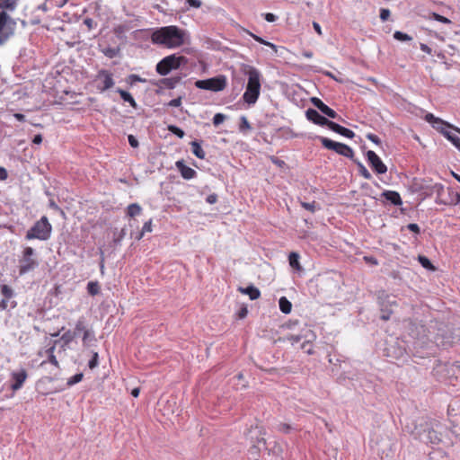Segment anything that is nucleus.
Returning <instances> with one entry per match:
<instances>
[{"instance_id": "f257e3e1", "label": "nucleus", "mask_w": 460, "mask_h": 460, "mask_svg": "<svg viewBox=\"0 0 460 460\" xmlns=\"http://www.w3.org/2000/svg\"><path fill=\"white\" fill-rule=\"evenodd\" d=\"M151 40L154 44L175 49L184 44L185 32L174 25L164 26L153 31Z\"/></svg>"}, {"instance_id": "f03ea898", "label": "nucleus", "mask_w": 460, "mask_h": 460, "mask_svg": "<svg viewBox=\"0 0 460 460\" xmlns=\"http://www.w3.org/2000/svg\"><path fill=\"white\" fill-rule=\"evenodd\" d=\"M248 82L245 92L243 94V100L248 105H253L258 101L261 94V73L254 67H250L246 71Z\"/></svg>"}, {"instance_id": "7ed1b4c3", "label": "nucleus", "mask_w": 460, "mask_h": 460, "mask_svg": "<svg viewBox=\"0 0 460 460\" xmlns=\"http://www.w3.org/2000/svg\"><path fill=\"white\" fill-rule=\"evenodd\" d=\"M51 231L52 226L48 217L44 216L28 230L25 238L27 240L39 239L45 241L49 238Z\"/></svg>"}, {"instance_id": "20e7f679", "label": "nucleus", "mask_w": 460, "mask_h": 460, "mask_svg": "<svg viewBox=\"0 0 460 460\" xmlns=\"http://www.w3.org/2000/svg\"><path fill=\"white\" fill-rule=\"evenodd\" d=\"M195 86L201 90L222 92L227 86V77L225 75H218L208 79L198 80L195 82Z\"/></svg>"}, {"instance_id": "39448f33", "label": "nucleus", "mask_w": 460, "mask_h": 460, "mask_svg": "<svg viewBox=\"0 0 460 460\" xmlns=\"http://www.w3.org/2000/svg\"><path fill=\"white\" fill-rule=\"evenodd\" d=\"M185 62L186 58L183 56L169 55L158 62L156 72L161 75H166L172 70L178 69Z\"/></svg>"}, {"instance_id": "423d86ee", "label": "nucleus", "mask_w": 460, "mask_h": 460, "mask_svg": "<svg viewBox=\"0 0 460 460\" xmlns=\"http://www.w3.org/2000/svg\"><path fill=\"white\" fill-rule=\"evenodd\" d=\"M319 140L323 147L328 150H332L342 156L352 158L354 155L353 149L348 145L335 142L324 137H320Z\"/></svg>"}, {"instance_id": "0eeeda50", "label": "nucleus", "mask_w": 460, "mask_h": 460, "mask_svg": "<svg viewBox=\"0 0 460 460\" xmlns=\"http://www.w3.org/2000/svg\"><path fill=\"white\" fill-rule=\"evenodd\" d=\"M34 250L31 247L24 248L22 257L20 260L19 272L20 274L27 273L34 270L38 266V261L32 258Z\"/></svg>"}, {"instance_id": "6e6552de", "label": "nucleus", "mask_w": 460, "mask_h": 460, "mask_svg": "<svg viewBox=\"0 0 460 460\" xmlns=\"http://www.w3.org/2000/svg\"><path fill=\"white\" fill-rule=\"evenodd\" d=\"M366 157L369 166L376 174H384L387 172V166L374 151H367Z\"/></svg>"}, {"instance_id": "1a4fd4ad", "label": "nucleus", "mask_w": 460, "mask_h": 460, "mask_svg": "<svg viewBox=\"0 0 460 460\" xmlns=\"http://www.w3.org/2000/svg\"><path fill=\"white\" fill-rule=\"evenodd\" d=\"M96 81L99 82L97 84V89L100 92L107 91L114 85L112 74L105 69H102L98 72L96 75Z\"/></svg>"}, {"instance_id": "9d476101", "label": "nucleus", "mask_w": 460, "mask_h": 460, "mask_svg": "<svg viewBox=\"0 0 460 460\" xmlns=\"http://www.w3.org/2000/svg\"><path fill=\"white\" fill-rule=\"evenodd\" d=\"M28 374L25 369H22L18 372H13L11 374V378L13 382L11 385V389L13 392L20 390L22 387L23 384L25 383Z\"/></svg>"}, {"instance_id": "9b49d317", "label": "nucleus", "mask_w": 460, "mask_h": 460, "mask_svg": "<svg viewBox=\"0 0 460 460\" xmlns=\"http://www.w3.org/2000/svg\"><path fill=\"white\" fill-rule=\"evenodd\" d=\"M306 118L310 121L314 122V124L320 125V126H326L330 128L331 123H332V120H329L325 117L322 116L317 111L314 109H308L306 111Z\"/></svg>"}, {"instance_id": "f8f14e48", "label": "nucleus", "mask_w": 460, "mask_h": 460, "mask_svg": "<svg viewBox=\"0 0 460 460\" xmlns=\"http://www.w3.org/2000/svg\"><path fill=\"white\" fill-rule=\"evenodd\" d=\"M175 165H176L177 169L179 170V172H181V177L185 180L193 179L197 175L196 171L194 169L185 165V164L182 160L177 161Z\"/></svg>"}, {"instance_id": "ddd939ff", "label": "nucleus", "mask_w": 460, "mask_h": 460, "mask_svg": "<svg viewBox=\"0 0 460 460\" xmlns=\"http://www.w3.org/2000/svg\"><path fill=\"white\" fill-rule=\"evenodd\" d=\"M312 102L316 108H318L326 116H328L332 119H335L338 117L337 112L334 110L331 109L329 106H327L325 103H323L320 99L313 98Z\"/></svg>"}, {"instance_id": "4468645a", "label": "nucleus", "mask_w": 460, "mask_h": 460, "mask_svg": "<svg viewBox=\"0 0 460 460\" xmlns=\"http://www.w3.org/2000/svg\"><path fill=\"white\" fill-rule=\"evenodd\" d=\"M331 130H332L335 133H338L343 137H346L348 138H353L355 137V133L347 128H344L341 126L340 124L333 122L331 123V126L329 128Z\"/></svg>"}, {"instance_id": "2eb2a0df", "label": "nucleus", "mask_w": 460, "mask_h": 460, "mask_svg": "<svg viewBox=\"0 0 460 460\" xmlns=\"http://www.w3.org/2000/svg\"><path fill=\"white\" fill-rule=\"evenodd\" d=\"M382 196L385 198L386 200L390 201L392 204L395 206H400L402 203L400 194L394 190H385L382 193Z\"/></svg>"}, {"instance_id": "dca6fc26", "label": "nucleus", "mask_w": 460, "mask_h": 460, "mask_svg": "<svg viewBox=\"0 0 460 460\" xmlns=\"http://www.w3.org/2000/svg\"><path fill=\"white\" fill-rule=\"evenodd\" d=\"M289 265L297 271L302 270V266L299 262V254L292 252L288 256Z\"/></svg>"}, {"instance_id": "f3484780", "label": "nucleus", "mask_w": 460, "mask_h": 460, "mask_svg": "<svg viewBox=\"0 0 460 460\" xmlns=\"http://www.w3.org/2000/svg\"><path fill=\"white\" fill-rule=\"evenodd\" d=\"M241 292L248 295L250 299L252 300L258 299L261 296L260 290L253 286H249L245 288H241Z\"/></svg>"}, {"instance_id": "a211bd4d", "label": "nucleus", "mask_w": 460, "mask_h": 460, "mask_svg": "<svg viewBox=\"0 0 460 460\" xmlns=\"http://www.w3.org/2000/svg\"><path fill=\"white\" fill-rule=\"evenodd\" d=\"M279 305L280 311L286 314H289L292 310V304L286 296H281L279 298Z\"/></svg>"}, {"instance_id": "6ab92c4d", "label": "nucleus", "mask_w": 460, "mask_h": 460, "mask_svg": "<svg viewBox=\"0 0 460 460\" xmlns=\"http://www.w3.org/2000/svg\"><path fill=\"white\" fill-rule=\"evenodd\" d=\"M117 93H119L124 102L129 103L131 107L137 108V102L129 93L119 88L117 89Z\"/></svg>"}, {"instance_id": "aec40b11", "label": "nucleus", "mask_w": 460, "mask_h": 460, "mask_svg": "<svg viewBox=\"0 0 460 460\" xmlns=\"http://www.w3.org/2000/svg\"><path fill=\"white\" fill-rule=\"evenodd\" d=\"M192 153L199 159H204L206 156L205 151L202 149L200 144L198 141H192L190 143Z\"/></svg>"}, {"instance_id": "412c9836", "label": "nucleus", "mask_w": 460, "mask_h": 460, "mask_svg": "<svg viewBox=\"0 0 460 460\" xmlns=\"http://www.w3.org/2000/svg\"><path fill=\"white\" fill-rule=\"evenodd\" d=\"M441 132L460 151V137L450 131L441 129Z\"/></svg>"}, {"instance_id": "4be33fe9", "label": "nucleus", "mask_w": 460, "mask_h": 460, "mask_svg": "<svg viewBox=\"0 0 460 460\" xmlns=\"http://www.w3.org/2000/svg\"><path fill=\"white\" fill-rule=\"evenodd\" d=\"M142 212V208L137 203H132L127 208V216L129 217H134L136 216L140 215Z\"/></svg>"}, {"instance_id": "5701e85b", "label": "nucleus", "mask_w": 460, "mask_h": 460, "mask_svg": "<svg viewBox=\"0 0 460 460\" xmlns=\"http://www.w3.org/2000/svg\"><path fill=\"white\" fill-rule=\"evenodd\" d=\"M425 120L431 123L433 127L437 128H439L438 125H446L447 127H449L448 124H446L442 119L436 118L432 113H427L425 115Z\"/></svg>"}, {"instance_id": "b1692460", "label": "nucleus", "mask_w": 460, "mask_h": 460, "mask_svg": "<svg viewBox=\"0 0 460 460\" xmlns=\"http://www.w3.org/2000/svg\"><path fill=\"white\" fill-rule=\"evenodd\" d=\"M83 345L84 347H88L91 345V343L94 342L96 341L94 332L91 330H85V332L83 334Z\"/></svg>"}, {"instance_id": "393cba45", "label": "nucleus", "mask_w": 460, "mask_h": 460, "mask_svg": "<svg viewBox=\"0 0 460 460\" xmlns=\"http://www.w3.org/2000/svg\"><path fill=\"white\" fill-rule=\"evenodd\" d=\"M76 337V332H72L71 330H67L61 336V341L65 345H68Z\"/></svg>"}, {"instance_id": "a878e982", "label": "nucleus", "mask_w": 460, "mask_h": 460, "mask_svg": "<svg viewBox=\"0 0 460 460\" xmlns=\"http://www.w3.org/2000/svg\"><path fill=\"white\" fill-rule=\"evenodd\" d=\"M150 232H152V219H149L148 221H146L144 224L142 230L136 236V239L139 241L143 238V236L146 233H150Z\"/></svg>"}, {"instance_id": "bb28decb", "label": "nucleus", "mask_w": 460, "mask_h": 460, "mask_svg": "<svg viewBox=\"0 0 460 460\" xmlns=\"http://www.w3.org/2000/svg\"><path fill=\"white\" fill-rule=\"evenodd\" d=\"M418 261H419V262L421 264V266L423 268H425L427 270H436L434 265L431 263V261L426 256L420 255L418 257Z\"/></svg>"}, {"instance_id": "cd10ccee", "label": "nucleus", "mask_w": 460, "mask_h": 460, "mask_svg": "<svg viewBox=\"0 0 460 460\" xmlns=\"http://www.w3.org/2000/svg\"><path fill=\"white\" fill-rule=\"evenodd\" d=\"M181 78L178 76L164 78L163 84L169 89H173L180 82Z\"/></svg>"}, {"instance_id": "c85d7f7f", "label": "nucleus", "mask_w": 460, "mask_h": 460, "mask_svg": "<svg viewBox=\"0 0 460 460\" xmlns=\"http://www.w3.org/2000/svg\"><path fill=\"white\" fill-rule=\"evenodd\" d=\"M85 330H89L87 326L85 325L84 320L83 318L79 319L75 327V331L76 332V336L80 333H83L85 332Z\"/></svg>"}, {"instance_id": "c756f323", "label": "nucleus", "mask_w": 460, "mask_h": 460, "mask_svg": "<svg viewBox=\"0 0 460 460\" xmlns=\"http://www.w3.org/2000/svg\"><path fill=\"white\" fill-rule=\"evenodd\" d=\"M252 128L250 122L245 116H242L240 119L239 129L241 132H246Z\"/></svg>"}, {"instance_id": "7c9ffc66", "label": "nucleus", "mask_w": 460, "mask_h": 460, "mask_svg": "<svg viewBox=\"0 0 460 460\" xmlns=\"http://www.w3.org/2000/svg\"><path fill=\"white\" fill-rule=\"evenodd\" d=\"M358 172L359 174L366 180L372 179L371 173L368 172V170L364 166V164L360 162L358 163Z\"/></svg>"}, {"instance_id": "2f4dec72", "label": "nucleus", "mask_w": 460, "mask_h": 460, "mask_svg": "<svg viewBox=\"0 0 460 460\" xmlns=\"http://www.w3.org/2000/svg\"><path fill=\"white\" fill-rule=\"evenodd\" d=\"M87 291L90 295L95 296L100 292V286L97 282H89L87 284Z\"/></svg>"}, {"instance_id": "473e14b6", "label": "nucleus", "mask_w": 460, "mask_h": 460, "mask_svg": "<svg viewBox=\"0 0 460 460\" xmlns=\"http://www.w3.org/2000/svg\"><path fill=\"white\" fill-rule=\"evenodd\" d=\"M16 3L14 0H3L0 2V8L4 10H13Z\"/></svg>"}, {"instance_id": "72a5a7b5", "label": "nucleus", "mask_w": 460, "mask_h": 460, "mask_svg": "<svg viewBox=\"0 0 460 460\" xmlns=\"http://www.w3.org/2000/svg\"><path fill=\"white\" fill-rule=\"evenodd\" d=\"M301 206L305 209H306V210H308V211H310L312 213L315 212V210L319 208V207L317 206V203L315 201H313V202L302 201L301 202Z\"/></svg>"}, {"instance_id": "f704fd0d", "label": "nucleus", "mask_w": 460, "mask_h": 460, "mask_svg": "<svg viewBox=\"0 0 460 460\" xmlns=\"http://www.w3.org/2000/svg\"><path fill=\"white\" fill-rule=\"evenodd\" d=\"M54 350H55V346H52L50 347L48 350H47V353L49 355V361L54 365L55 367H58V361L56 358V356L54 355Z\"/></svg>"}, {"instance_id": "c9c22d12", "label": "nucleus", "mask_w": 460, "mask_h": 460, "mask_svg": "<svg viewBox=\"0 0 460 460\" xmlns=\"http://www.w3.org/2000/svg\"><path fill=\"white\" fill-rule=\"evenodd\" d=\"M167 128L170 132L176 135L180 138H182L185 135L184 131L175 125H169Z\"/></svg>"}, {"instance_id": "e433bc0d", "label": "nucleus", "mask_w": 460, "mask_h": 460, "mask_svg": "<svg viewBox=\"0 0 460 460\" xmlns=\"http://www.w3.org/2000/svg\"><path fill=\"white\" fill-rule=\"evenodd\" d=\"M250 35H251V36H252V38H253L257 42H259V43H261V44H263V45H265V46H269V47H270V48H272V49H275V48H276V46H275L273 43H270V42H269V41H266V40H263L262 38H261V37H259V36H257V35H255V34H253V33H250Z\"/></svg>"}, {"instance_id": "4c0bfd02", "label": "nucleus", "mask_w": 460, "mask_h": 460, "mask_svg": "<svg viewBox=\"0 0 460 460\" xmlns=\"http://www.w3.org/2000/svg\"><path fill=\"white\" fill-rule=\"evenodd\" d=\"M394 38L398 40H401V41L411 40V37H410L408 34L403 33L402 31H395L394 33Z\"/></svg>"}, {"instance_id": "58836bf2", "label": "nucleus", "mask_w": 460, "mask_h": 460, "mask_svg": "<svg viewBox=\"0 0 460 460\" xmlns=\"http://www.w3.org/2000/svg\"><path fill=\"white\" fill-rule=\"evenodd\" d=\"M225 119H226V115H224L223 113H217L213 117V124L215 126H218L221 123H223L225 121Z\"/></svg>"}, {"instance_id": "ea45409f", "label": "nucleus", "mask_w": 460, "mask_h": 460, "mask_svg": "<svg viewBox=\"0 0 460 460\" xmlns=\"http://www.w3.org/2000/svg\"><path fill=\"white\" fill-rule=\"evenodd\" d=\"M432 17L434 18V20H436V21H438L439 22L446 23V24H450L451 23V21L448 18H447V17H445L443 15H440L438 13H432Z\"/></svg>"}, {"instance_id": "a19ab883", "label": "nucleus", "mask_w": 460, "mask_h": 460, "mask_svg": "<svg viewBox=\"0 0 460 460\" xmlns=\"http://www.w3.org/2000/svg\"><path fill=\"white\" fill-rule=\"evenodd\" d=\"M8 20H10L9 15L4 12H0V31L4 27Z\"/></svg>"}, {"instance_id": "79ce46f5", "label": "nucleus", "mask_w": 460, "mask_h": 460, "mask_svg": "<svg viewBox=\"0 0 460 460\" xmlns=\"http://www.w3.org/2000/svg\"><path fill=\"white\" fill-rule=\"evenodd\" d=\"M301 348L309 355L314 353L313 344L309 341L303 342Z\"/></svg>"}, {"instance_id": "37998d69", "label": "nucleus", "mask_w": 460, "mask_h": 460, "mask_svg": "<svg viewBox=\"0 0 460 460\" xmlns=\"http://www.w3.org/2000/svg\"><path fill=\"white\" fill-rule=\"evenodd\" d=\"M98 358H99L98 353L97 352H93V358H91V360L89 361V364H88V366H89V367L91 369H93V368L97 367V365H98Z\"/></svg>"}, {"instance_id": "c03bdc74", "label": "nucleus", "mask_w": 460, "mask_h": 460, "mask_svg": "<svg viewBox=\"0 0 460 460\" xmlns=\"http://www.w3.org/2000/svg\"><path fill=\"white\" fill-rule=\"evenodd\" d=\"M367 138L376 145H378V146L381 145V139L379 138L378 136H376L375 134H372V133L367 134Z\"/></svg>"}, {"instance_id": "a18cd8bd", "label": "nucleus", "mask_w": 460, "mask_h": 460, "mask_svg": "<svg viewBox=\"0 0 460 460\" xmlns=\"http://www.w3.org/2000/svg\"><path fill=\"white\" fill-rule=\"evenodd\" d=\"M83 376H84L82 373L75 374L70 378V380L68 381V385H75L76 383H79L83 379Z\"/></svg>"}, {"instance_id": "49530a36", "label": "nucleus", "mask_w": 460, "mask_h": 460, "mask_svg": "<svg viewBox=\"0 0 460 460\" xmlns=\"http://www.w3.org/2000/svg\"><path fill=\"white\" fill-rule=\"evenodd\" d=\"M291 429V427L289 424L287 423H280L278 426V430L283 433H288Z\"/></svg>"}, {"instance_id": "de8ad7c7", "label": "nucleus", "mask_w": 460, "mask_h": 460, "mask_svg": "<svg viewBox=\"0 0 460 460\" xmlns=\"http://www.w3.org/2000/svg\"><path fill=\"white\" fill-rule=\"evenodd\" d=\"M270 161H271L274 164H276V165H277V166H279V167H281V168H282V167H284V166H285V164H285V162H284L283 160H280V159H279L278 157H276V156H274V155L270 156Z\"/></svg>"}, {"instance_id": "09e8293b", "label": "nucleus", "mask_w": 460, "mask_h": 460, "mask_svg": "<svg viewBox=\"0 0 460 460\" xmlns=\"http://www.w3.org/2000/svg\"><path fill=\"white\" fill-rule=\"evenodd\" d=\"M1 291L4 296H6V297L12 296L13 292H12V289L8 286H6V285L3 286Z\"/></svg>"}, {"instance_id": "8fccbe9b", "label": "nucleus", "mask_w": 460, "mask_h": 460, "mask_svg": "<svg viewBox=\"0 0 460 460\" xmlns=\"http://www.w3.org/2000/svg\"><path fill=\"white\" fill-rule=\"evenodd\" d=\"M168 105L172 107H180L181 105V97L171 100Z\"/></svg>"}, {"instance_id": "3c124183", "label": "nucleus", "mask_w": 460, "mask_h": 460, "mask_svg": "<svg viewBox=\"0 0 460 460\" xmlns=\"http://www.w3.org/2000/svg\"><path fill=\"white\" fill-rule=\"evenodd\" d=\"M128 143H129V145H130L132 147L136 148V147H137V146H138V141H137V139L133 135H129V136L128 137Z\"/></svg>"}, {"instance_id": "603ef678", "label": "nucleus", "mask_w": 460, "mask_h": 460, "mask_svg": "<svg viewBox=\"0 0 460 460\" xmlns=\"http://www.w3.org/2000/svg\"><path fill=\"white\" fill-rule=\"evenodd\" d=\"M390 16V11L388 9H381L380 11V18L382 21H386Z\"/></svg>"}, {"instance_id": "864d4df0", "label": "nucleus", "mask_w": 460, "mask_h": 460, "mask_svg": "<svg viewBox=\"0 0 460 460\" xmlns=\"http://www.w3.org/2000/svg\"><path fill=\"white\" fill-rule=\"evenodd\" d=\"M407 227L410 231H411L415 234H420V226L415 223L409 224L407 226Z\"/></svg>"}, {"instance_id": "5fc2aeb1", "label": "nucleus", "mask_w": 460, "mask_h": 460, "mask_svg": "<svg viewBox=\"0 0 460 460\" xmlns=\"http://www.w3.org/2000/svg\"><path fill=\"white\" fill-rule=\"evenodd\" d=\"M287 340L294 345L301 341V337L299 335H290L287 337Z\"/></svg>"}, {"instance_id": "6e6d98bb", "label": "nucleus", "mask_w": 460, "mask_h": 460, "mask_svg": "<svg viewBox=\"0 0 460 460\" xmlns=\"http://www.w3.org/2000/svg\"><path fill=\"white\" fill-rule=\"evenodd\" d=\"M187 3L190 6L194 8H199L201 6L200 0H187Z\"/></svg>"}, {"instance_id": "4d7b16f0", "label": "nucleus", "mask_w": 460, "mask_h": 460, "mask_svg": "<svg viewBox=\"0 0 460 460\" xmlns=\"http://www.w3.org/2000/svg\"><path fill=\"white\" fill-rule=\"evenodd\" d=\"M84 23L87 26L89 30H92L95 26V22L91 18L84 19Z\"/></svg>"}, {"instance_id": "13d9d810", "label": "nucleus", "mask_w": 460, "mask_h": 460, "mask_svg": "<svg viewBox=\"0 0 460 460\" xmlns=\"http://www.w3.org/2000/svg\"><path fill=\"white\" fill-rule=\"evenodd\" d=\"M420 49H421L423 52H426V53H427V54H429V55H431V54H432V50H431V49H430L428 45H426V44H424V43H420Z\"/></svg>"}, {"instance_id": "bf43d9fd", "label": "nucleus", "mask_w": 460, "mask_h": 460, "mask_svg": "<svg viewBox=\"0 0 460 460\" xmlns=\"http://www.w3.org/2000/svg\"><path fill=\"white\" fill-rule=\"evenodd\" d=\"M8 177V173L4 167H0V180L4 181Z\"/></svg>"}, {"instance_id": "052dcab7", "label": "nucleus", "mask_w": 460, "mask_h": 460, "mask_svg": "<svg viewBox=\"0 0 460 460\" xmlns=\"http://www.w3.org/2000/svg\"><path fill=\"white\" fill-rule=\"evenodd\" d=\"M217 196L216 194H211V195L208 196V198H207V202L209 204H214L217 202Z\"/></svg>"}, {"instance_id": "680f3d73", "label": "nucleus", "mask_w": 460, "mask_h": 460, "mask_svg": "<svg viewBox=\"0 0 460 460\" xmlns=\"http://www.w3.org/2000/svg\"><path fill=\"white\" fill-rule=\"evenodd\" d=\"M42 142V136L40 134L35 135L32 143L36 145H40Z\"/></svg>"}, {"instance_id": "e2e57ef3", "label": "nucleus", "mask_w": 460, "mask_h": 460, "mask_svg": "<svg viewBox=\"0 0 460 460\" xmlns=\"http://www.w3.org/2000/svg\"><path fill=\"white\" fill-rule=\"evenodd\" d=\"M313 27H314V31L317 32L318 35H322L323 34L321 26H320V24L318 22H313Z\"/></svg>"}, {"instance_id": "0e129e2a", "label": "nucleus", "mask_w": 460, "mask_h": 460, "mask_svg": "<svg viewBox=\"0 0 460 460\" xmlns=\"http://www.w3.org/2000/svg\"><path fill=\"white\" fill-rule=\"evenodd\" d=\"M265 20L267 22H272L276 20V16L273 13H268L265 14Z\"/></svg>"}, {"instance_id": "69168bd1", "label": "nucleus", "mask_w": 460, "mask_h": 460, "mask_svg": "<svg viewBox=\"0 0 460 460\" xmlns=\"http://www.w3.org/2000/svg\"><path fill=\"white\" fill-rule=\"evenodd\" d=\"M13 117L19 120V121H24L25 120V116L22 113H14L13 114Z\"/></svg>"}, {"instance_id": "338daca9", "label": "nucleus", "mask_w": 460, "mask_h": 460, "mask_svg": "<svg viewBox=\"0 0 460 460\" xmlns=\"http://www.w3.org/2000/svg\"><path fill=\"white\" fill-rule=\"evenodd\" d=\"M139 393H140V389H139L138 387H136V388H134V389L131 391V395H132L133 397H136V398H137V397H138Z\"/></svg>"}, {"instance_id": "774afa93", "label": "nucleus", "mask_w": 460, "mask_h": 460, "mask_svg": "<svg viewBox=\"0 0 460 460\" xmlns=\"http://www.w3.org/2000/svg\"><path fill=\"white\" fill-rule=\"evenodd\" d=\"M129 79H130L131 83H133V82H137V81H140L139 76H138V75H129Z\"/></svg>"}]
</instances>
